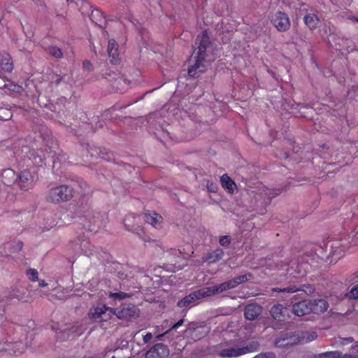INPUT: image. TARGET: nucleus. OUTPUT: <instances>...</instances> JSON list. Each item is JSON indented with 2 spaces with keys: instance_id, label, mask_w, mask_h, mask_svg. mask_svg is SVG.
I'll return each mask as SVG.
<instances>
[{
  "instance_id": "13",
  "label": "nucleus",
  "mask_w": 358,
  "mask_h": 358,
  "mask_svg": "<svg viewBox=\"0 0 358 358\" xmlns=\"http://www.w3.org/2000/svg\"><path fill=\"white\" fill-rule=\"evenodd\" d=\"M261 313L262 307L257 304H249L245 309V316L248 320H254Z\"/></svg>"
},
{
  "instance_id": "42",
  "label": "nucleus",
  "mask_w": 358,
  "mask_h": 358,
  "mask_svg": "<svg viewBox=\"0 0 358 358\" xmlns=\"http://www.w3.org/2000/svg\"><path fill=\"white\" fill-rule=\"evenodd\" d=\"M217 1H218L222 5V8H226L227 5L224 0H217Z\"/></svg>"
},
{
  "instance_id": "26",
  "label": "nucleus",
  "mask_w": 358,
  "mask_h": 358,
  "mask_svg": "<svg viewBox=\"0 0 358 358\" xmlns=\"http://www.w3.org/2000/svg\"><path fill=\"white\" fill-rule=\"evenodd\" d=\"M341 352L339 351H331L324 353H320L311 358H340Z\"/></svg>"
},
{
  "instance_id": "41",
  "label": "nucleus",
  "mask_w": 358,
  "mask_h": 358,
  "mask_svg": "<svg viewBox=\"0 0 358 358\" xmlns=\"http://www.w3.org/2000/svg\"><path fill=\"white\" fill-rule=\"evenodd\" d=\"M37 281L38 282V285L40 287H45L47 285V283H45V281L43 280L38 279V280H37Z\"/></svg>"
},
{
  "instance_id": "28",
  "label": "nucleus",
  "mask_w": 358,
  "mask_h": 358,
  "mask_svg": "<svg viewBox=\"0 0 358 358\" xmlns=\"http://www.w3.org/2000/svg\"><path fill=\"white\" fill-rule=\"evenodd\" d=\"M27 275L28 276V278L32 282L38 280V271L34 268L28 269L27 271Z\"/></svg>"
},
{
  "instance_id": "14",
  "label": "nucleus",
  "mask_w": 358,
  "mask_h": 358,
  "mask_svg": "<svg viewBox=\"0 0 358 358\" xmlns=\"http://www.w3.org/2000/svg\"><path fill=\"white\" fill-rule=\"evenodd\" d=\"M145 221L155 228L161 227L162 217L155 212L146 213L144 215Z\"/></svg>"
},
{
  "instance_id": "19",
  "label": "nucleus",
  "mask_w": 358,
  "mask_h": 358,
  "mask_svg": "<svg viewBox=\"0 0 358 358\" xmlns=\"http://www.w3.org/2000/svg\"><path fill=\"white\" fill-rule=\"evenodd\" d=\"M224 252L222 249L217 248L216 250L207 253L203 257V260L208 263H215L222 258Z\"/></svg>"
},
{
  "instance_id": "9",
  "label": "nucleus",
  "mask_w": 358,
  "mask_h": 358,
  "mask_svg": "<svg viewBox=\"0 0 358 358\" xmlns=\"http://www.w3.org/2000/svg\"><path fill=\"white\" fill-rule=\"evenodd\" d=\"M18 177V185L24 191L29 190L34 187V177L29 171H23Z\"/></svg>"
},
{
  "instance_id": "36",
  "label": "nucleus",
  "mask_w": 358,
  "mask_h": 358,
  "mask_svg": "<svg viewBox=\"0 0 358 358\" xmlns=\"http://www.w3.org/2000/svg\"><path fill=\"white\" fill-rule=\"evenodd\" d=\"M152 338V335L151 333H147L144 336H143V341L144 343H148Z\"/></svg>"
},
{
  "instance_id": "35",
  "label": "nucleus",
  "mask_w": 358,
  "mask_h": 358,
  "mask_svg": "<svg viewBox=\"0 0 358 358\" xmlns=\"http://www.w3.org/2000/svg\"><path fill=\"white\" fill-rule=\"evenodd\" d=\"M83 69L87 71H90L92 69V64L89 61L83 62Z\"/></svg>"
},
{
  "instance_id": "20",
  "label": "nucleus",
  "mask_w": 358,
  "mask_h": 358,
  "mask_svg": "<svg viewBox=\"0 0 358 358\" xmlns=\"http://www.w3.org/2000/svg\"><path fill=\"white\" fill-rule=\"evenodd\" d=\"M199 299L196 292H194L184 297L182 300L179 301L178 302V306L180 308L192 307L195 305L196 301Z\"/></svg>"
},
{
  "instance_id": "37",
  "label": "nucleus",
  "mask_w": 358,
  "mask_h": 358,
  "mask_svg": "<svg viewBox=\"0 0 358 358\" xmlns=\"http://www.w3.org/2000/svg\"><path fill=\"white\" fill-rule=\"evenodd\" d=\"M184 322V320H179L178 322H176V324H174L172 327H171V329H176L177 328H178L179 327H180Z\"/></svg>"
},
{
  "instance_id": "22",
  "label": "nucleus",
  "mask_w": 358,
  "mask_h": 358,
  "mask_svg": "<svg viewBox=\"0 0 358 358\" xmlns=\"http://www.w3.org/2000/svg\"><path fill=\"white\" fill-rule=\"evenodd\" d=\"M0 66L3 71L11 72L13 70V63L10 56L7 53L0 55Z\"/></svg>"
},
{
  "instance_id": "40",
  "label": "nucleus",
  "mask_w": 358,
  "mask_h": 358,
  "mask_svg": "<svg viewBox=\"0 0 358 358\" xmlns=\"http://www.w3.org/2000/svg\"><path fill=\"white\" fill-rule=\"evenodd\" d=\"M352 341V338H344L343 339V341L341 342V343L343 345L347 343H351Z\"/></svg>"
},
{
  "instance_id": "24",
  "label": "nucleus",
  "mask_w": 358,
  "mask_h": 358,
  "mask_svg": "<svg viewBox=\"0 0 358 358\" xmlns=\"http://www.w3.org/2000/svg\"><path fill=\"white\" fill-rule=\"evenodd\" d=\"M278 190H273L268 188H264L262 191L260 192L261 199L264 201V202H268L271 200L272 198L278 195Z\"/></svg>"
},
{
  "instance_id": "38",
  "label": "nucleus",
  "mask_w": 358,
  "mask_h": 358,
  "mask_svg": "<svg viewBox=\"0 0 358 358\" xmlns=\"http://www.w3.org/2000/svg\"><path fill=\"white\" fill-rule=\"evenodd\" d=\"M207 187L210 192H215L216 189H217L216 186H215L212 183H209V182H208V184H207Z\"/></svg>"
},
{
  "instance_id": "5",
  "label": "nucleus",
  "mask_w": 358,
  "mask_h": 358,
  "mask_svg": "<svg viewBox=\"0 0 358 358\" xmlns=\"http://www.w3.org/2000/svg\"><path fill=\"white\" fill-rule=\"evenodd\" d=\"M329 258L330 263L335 264L343 258L350 248L347 240H334L330 243Z\"/></svg>"
},
{
  "instance_id": "2",
  "label": "nucleus",
  "mask_w": 358,
  "mask_h": 358,
  "mask_svg": "<svg viewBox=\"0 0 358 358\" xmlns=\"http://www.w3.org/2000/svg\"><path fill=\"white\" fill-rule=\"evenodd\" d=\"M138 310L134 306H124L121 310H118L117 313L114 312L112 308L102 306L91 310L90 315L92 318L96 321H106L115 314L118 318L129 319L138 315Z\"/></svg>"
},
{
  "instance_id": "4",
  "label": "nucleus",
  "mask_w": 358,
  "mask_h": 358,
  "mask_svg": "<svg viewBox=\"0 0 358 358\" xmlns=\"http://www.w3.org/2000/svg\"><path fill=\"white\" fill-rule=\"evenodd\" d=\"M317 334L314 331H299L293 334H285L275 341V345L285 348L299 343H306L315 340Z\"/></svg>"
},
{
  "instance_id": "34",
  "label": "nucleus",
  "mask_w": 358,
  "mask_h": 358,
  "mask_svg": "<svg viewBox=\"0 0 358 358\" xmlns=\"http://www.w3.org/2000/svg\"><path fill=\"white\" fill-rule=\"evenodd\" d=\"M10 87H11V90L15 92H17V93H20L22 90V87L20 86V85H10Z\"/></svg>"
},
{
  "instance_id": "16",
  "label": "nucleus",
  "mask_w": 358,
  "mask_h": 358,
  "mask_svg": "<svg viewBox=\"0 0 358 358\" xmlns=\"http://www.w3.org/2000/svg\"><path fill=\"white\" fill-rule=\"evenodd\" d=\"M275 292H285L288 293H294L299 291H303L308 294H310L314 292V289L310 285H303L300 287H297L296 286H291L287 288H284L282 289L279 288H274L273 289Z\"/></svg>"
},
{
  "instance_id": "44",
  "label": "nucleus",
  "mask_w": 358,
  "mask_h": 358,
  "mask_svg": "<svg viewBox=\"0 0 358 358\" xmlns=\"http://www.w3.org/2000/svg\"><path fill=\"white\" fill-rule=\"evenodd\" d=\"M357 349H358V344L353 345V350H355Z\"/></svg>"
},
{
  "instance_id": "7",
  "label": "nucleus",
  "mask_w": 358,
  "mask_h": 358,
  "mask_svg": "<svg viewBox=\"0 0 358 358\" xmlns=\"http://www.w3.org/2000/svg\"><path fill=\"white\" fill-rule=\"evenodd\" d=\"M257 343L252 342L244 347H229L222 349L220 355L222 357H236L257 350Z\"/></svg>"
},
{
  "instance_id": "12",
  "label": "nucleus",
  "mask_w": 358,
  "mask_h": 358,
  "mask_svg": "<svg viewBox=\"0 0 358 358\" xmlns=\"http://www.w3.org/2000/svg\"><path fill=\"white\" fill-rule=\"evenodd\" d=\"M311 312L320 314L326 311L329 307L328 303L324 299H316L310 301Z\"/></svg>"
},
{
  "instance_id": "33",
  "label": "nucleus",
  "mask_w": 358,
  "mask_h": 358,
  "mask_svg": "<svg viewBox=\"0 0 358 358\" xmlns=\"http://www.w3.org/2000/svg\"><path fill=\"white\" fill-rule=\"evenodd\" d=\"M275 354L273 352H266L257 355L254 358H275Z\"/></svg>"
},
{
  "instance_id": "8",
  "label": "nucleus",
  "mask_w": 358,
  "mask_h": 358,
  "mask_svg": "<svg viewBox=\"0 0 358 358\" xmlns=\"http://www.w3.org/2000/svg\"><path fill=\"white\" fill-rule=\"evenodd\" d=\"M272 24L279 31H285L290 27V20L287 14L282 12L274 13L271 18Z\"/></svg>"
},
{
  "instance_id": "6",
  "label": "nucleus",
  "mask_w": 358,
  "mask_h": 358,
  "mask_svg": "<svg viewBox=\"0 0 358 358\" xmlns=\"http://www.w3.org/2000/svg\"><path fill=\"white\" fill-rule=\"evenodd\" d=\"M73 196V189L67 185H60L50 189L48 199L53 203L69 200Z\"/></svg>"
},
{
  "instance_id": "43",
  "label": "nucleus",
  "mask_w": 358,
  "mask_h": 358,
  "mask_svg": "<svg viewBox=\"0 0 358 358\" xmlns=\"http://www.w3.org/2000/svg\"><path fill=\"white\" fill-rule=\"evenodd\" d=\"M167 332H168V331H166L164 333V334H165L166 333H167ZM163 336H164V334H160V335L157 336V338H158V339H160V338H161V337H162Z\"/></svg>"
},
{
  "instance_id": "21",
  "label": "nucleus",
  "mask_w": 358,
  "mask_h": 358,
  "mask_svg": "<svg viewBox=\"0 0 358 358\" xmlns=\"http://www.w3.org/2000/svg\"><path fill=\"white\" fill-rule=\"evenodd\" d=\"M2 182L6 185H10L15 182L18 178L15 171L12 169H6L3 171L1 175Z\"/></svg>"
},
{
  "instance_id": "27",
  "label": "nucleus",
  "mask_w": 358,
  "mask_h": 358,
  "mask_svg": "<svg viewBox=\"0 0 358 358\" xmlns=\"http://www.w3.org/2000/svg\"><path fill=\"white\" fill-rule=\"evenodd\" d=\"M295 265V263H292V266L290 268L284 269V266H286V265L278 266L279 271H284L286 270L287 271V274H289L290 276H293L294 278H297L296 273H301V271L300 270H297L294 268V266Z\"/></svg>"
},
{
  "instance_id": "25",
  "label": "nucleus",
  "mask_w": 358,
  "mask_h": 358,
  "mask_svg": "<svg viewBox=\"0 0 358 358\" xmlns=\"http://www.w3.org/2000/svg\"><path fill=\"white\" fill-rule=\"evenodd\" d=\"M306 24L311 29H315L319 23V19L317 15L312 14L308 15L304 17Z\"/></svg>"
},
{
  "instance_id": "31",
  "label": "nucleus",
  "mask_w": 358,
  "mask_h": 358,
  "mask_svg": "<svg viewBox=\"0 0 358 358\" xmlns=\"http://www.w3.org/2000/svg\"><path fill=\"white\" fill-rule=\"evenodd\" d=\"M50 53L57 58H59L62 56V52L61 50L57 47L50 48Z\"/></svg>"
},
{
  "instance_id": "18",
  "label": "nucleus",
  "mask_w": 358,
  "mask_h": 358,
  "mask_svg": "<svg viewBox=\"0 0 358 358\" xmlns=\"http://www.w3.org/2000/svg\"><path fill=\"white\" fill-rule=\"evenodd\" d=\"M220 182L222 187L229 193L233 194L237 189L236 183L227 174L221 176Z\"/></svg>"
},
{
  "instance_id": "39",
  "label": "nucleus",
  "mask_w": 358,
  "mask_h": 358,
  "mask_svg": "<svg viewBox=\"0 0 358 358\" xmlns=\"http://www.w3.org/2000/svg\"><path fill=\"white\" fill-rule=\"evenodd\" d=\"M20 345H22V349H17L16 350H15V352H18V353H22L24 350V348H25V345L22 344V343H19Z\"/></svg>"
},
{
  "instance_id": "1",
  "label": "nucleus",
  "mask_w": 358,
  "mask_h": 358,
  "mask_svg": "<svg viewBox=\"0 0 358 358\" xmlns=\"http://www.w3.org/2000/svg\"><path fill=\"white\" fill-rule=\"evenodd\" d=\"M199 46L194 50L193 58L194 64L191 65L188 70V74L191 77H198L200 73L206 71L210 63L213 60V57L210 54L211 46L209 38L206 31L203 32L197 38Z\"/></svg>"
},
{
  "instance_id": "15",
  "label": "nucleus",
  "mask_w": 358,
  "mask_h": 358,
  "mask_svg": "<svg viewBox=\"0 0 358 358\" xmlns=\"http://www.w3.org/2000/svg\"><path fill=\"white\" fill-rule=\"evenodd\" d=\"M108 56L110 58V62L117 64L118 62V45L115 40H110L108 45Z\"/></svg>"
},
{
  "instance_id": "30",
  "label": "nucleus",
  "mask_w": 358,
  "mask_h": 358,
  "mask_svg": "<svg viewBox=\"0 0 358 358\" xmlns=\"http://www.w3.org/2000/svg\"><path fill=\"white\" fill-rule=\"evenodd\" d=\"M219 243L222 246L227 247L231 243V238L229 236H222L220 238Z\"/></svg>"
},
{
  "instance_id": "11",
  "label": "nucleus",
  "mask_w": 358,
  "mask_h": 358,
  "mask_svg": "<svg viewBox=\"0 0 358 358\" xmlns=\"http://www.w3.org/2000/svg\"><path fill=\"white\" fill-rule=\"evenodd\" d=\"M293 313L299 317L303 316L311 313V308L310 306V301H301L293 305Z\"/></svg>"
},
{
  "instance_id": "45",
  "label": "nucleus",
  "mask_w": 358,
  "mask_h": 358,
  "mask_svg": "<svg viewBox=\"0 0 358 358\" xmlns=\"http://www.w3.org/2000/svg\"><path fill=\"white\" fill-rule=\"evenodd\" d=\"M189 247L191 248V247H190V246H189ZM190 252H191V253H193V251H191V250H190Z\"/></svg>"
},
{
  "instance_id": "29",
  "label": "nucleus",
  "mask_w": 358,
  "mask_h": 358,
  "mask_svg": "<svg viewBox=\"0 0 358 358\" xmlns=\"http://www.w3.org/2000/svg\"><path fill=\"white\" fill-rule=\"evenodd\" d=\"M129 296V295L124 292H117V293H110L109 297L113 299L114 300H122L126 297Z\"/></svg>"
},
{
  "instance_id": "3",
  "label": "nucleus",
  "mask_w": 358,
  "mask_h": 358,
  "mask_svg": "<svg viewBox=\"0 0 358 358\" xmlns=\"http://www.w3.org/2000/svg\"><path fill=\"white\" fill-rule=\"evenodd\" d=\"M250 277V274L241 275L220 285L201 288L196 291V293L199 299L205 296H213L226 290L233 289L238 285L248 281Z\"/></svg>"
},
{
  "instance_id": "32",
  "label": "nucleus",
  "mask_w": 358,
  "mask_h": 358,
  "mask_svg": "<svg viewBox=\"0 0 358 358\" xmlns=\"http://www.w3.org/2000/svg\"><path fill=\"white\" fill-rule=\"evenodd\" d=\"M348 296H349V298H351V299H358V285L353 287L350 289Z\"/></svg>"
},
{
  "instance_id": "23",
  "label": "nucleus",
  "mask_w": 358,
  "mask_h": 358,
  "mask_svg": "<svg viewBox=\"0 0 358 358\" xmlns=\"http://www.w3.org/2000/svg\"><path fill=\"white\" fill-rule=\"evenodd\" d=\"M173 255L178 258V260L173 265V268L171 269L172 271L176 272L178 270L183 268L184 266L187 262V257L185 256L181 257L179 255H181V252L179 250H173Z\"/></svg>"
},
{
  "instance_id": "10",
  "label": "nucleus",
  "mask_w": 358,
  "mask_h": 358,
  "mask_svg": "<svg viewBox=\"0 0 358 358\" xmlns=\"http://www.w3.org/2000/svg\"><path fill=\"white\" fill-rule=\"evenodd\" d=\"M169 355L167 347L162 343L155 345L145 355V358H164Z\"/></svg>"
},
{
  "instance_id": "17",
  "label": "nucleus",
  "mask_w": 358,
  "mask_h": 358,
  "mask_svg": "<svg viewBox=\"0 0 358 358\" xmlns=\"http://www.w3.org/2000/svg\"><path fill=\"white\" fill-rule=\"evenodd\" d=\"M287 313V308L284 307L281 304L273 306L271 310L272 317L276 320H283L285 318Z\"/></svg>"
}]
</instances>
